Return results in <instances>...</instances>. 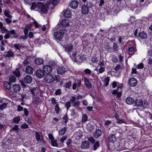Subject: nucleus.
Returning a JSON list of instances; mask_svg holds the SVG:
<instances>
[{
    "label": "nucleus",
    "mask_w": 152,
    "mask_h": 152,
    "mask_svg": "<svg viewBox=\"0 0 152 152\" xmlns=\"http://www.w3.org/2000/svg\"><path fill=\"white\" fill-rule=\"evenodd\" d=\"M14 47L16 49L20 50L21 46V45H19V44H15L14 45Z\"/></svg>",
    "instance_id": "obj_60"
},
{
    "label": "nucleus",
    "mask_w": 152,
    "mask_h": 152,
    "mask_svg": "<svg viewBox=\"0 0 152 152\" xmlns=\"http://www.w3.org/2000/svg\"><path fill=\"white\" fill-rule=\"evenodd\" d=\"M16 80V77L15 76L11 75L10 76L9 79V80L10 82L12 83L15 82Z\"/></svg>",
    "instance_id": "obj_35"
},
{
    "label": "nucleus",
    "mask_w": 152,
    "mask_h": 152,
    "mask_svg": "<svg viewBox=\"0 0 152 152\" xmlns=\"http://www.w3.org/2000/svg\"><path fill=\"white\" fill-rule=\"evenodd\" d=\"M40 4H38L36 2H33L32 3L31 6L30 7L31 10H34L35 11H38L39 8Z\"/></svg>",
    "instance_id": "obj_10"
},
{
    "label": "nucleus",
    "mask_w": 152,
    "mask_h": 152,
    "mask_svg": "<svg viewBox=\"0 0 152 152\" xmlns=\"http://www.w3.org/2000/svg\"><path fill=\"white\" fill-rule=\"evenodd\" d=\"M134 101V99L131 97H128L126 99V102L127 104H132Z\"/></svg>",
    "instance_id": "obj_19"
},
{
    "label": "nucleus",
    "mask_w": 152,
    "mask_h": 152,
    "mask_svg": "<svg viewBox=\"0 0 152 152\" xmlns=\"http://www.w3.org/2000/svg\"><path fill=\"white\" fill-rule=\"evenodd\" d=\"M93 4L91 2H87L86 4H84L81 7L82 13L83 15L88 13L89 10L92 8Z\"/></svg>",
    "instance_id": "obj_2"
},
{
    "label": "nucleus",
    "mask_w": 152,
    "mask_h": 152,
    "mask_svg": "<svg viewBox=\"0 0 152 152\" xmlns=\"http://www.w3.org/2000/svg\"><path fill=\"white\" fill-rule=\"evenodd\" d=\"M105 71V68L104 67H101L99 69V73H102Z\"/></svg>",
    "instance_id": "obj_64"
},
{
    "label": "nucleus",
    "mask_w": 152,
    "mask_h": 152,
    "mask_svg": "<svg viewBox=\"0 0 152 152\" xmlns=\"http://www.w3.org/2000/svg\"><path fill=\"white\" fill-rule=\"evenodd\" d=\"M48 9L49 7L48 6H47V5H42L40 4L38 11L40 12L41 13H43L45 14L47 13Z\"/></svg>",
    "instance_id": "obj_5"
},
{
    "label": "nucleus",
    "mask_w": 152,
    "mask_h": 152,
    "mask_svg": "<svg viewBox=\"0 0 152 152\" xmlns=\"http://www.w3.org/2000/svg\"><path fill=\"white\" fill-rule=\"evenodd\" d=\"M43 60L41 58H36L35 59L34 62L37 65H41L43 63Z\"/></svg>",
    "instance_id": "obj_23"
},
{
    "label": "nucleus",
    "mask_w": 152,
    "mask_h": 152,
    "mask_svg": "<svg viewBox=\"0 0 152 152\" xmlns=\"http://www.w3.org/2000/svg\"><path fill=\"white\" fill-rule=\"evenodd\" d=\"M93 144V148L92 149L93 150L95 151L100 147L99 142V141H96Z\"/></svg>",
    "instance_id": "obj_27"
},
{
    "label": "nucleus",
    "mask_w": 152,
    "mask_h": 152,
    "mask_svg": "<svg viewBox=\"0 0 152 152\" xmlns=\"http://www.w3.org/2000/svg\"><path fill=\"white\" fill-rule=\"evenodd\" d=\"M126 149L125 145L122 143L120 144L119 146L117 148V151H121L125 150Z\"/></svg>",
    "instance_id": "obj_22"
},
{
    "label": "nucleus",
    "mask_w": 152,
    "mask_h": 152,
    "mask_svg": "<svg viewBox=\"0 0 152 152\" xmlns=\"http://www.w3.org/2000/svg\"><path fill=\"white\" fill-rule=\"evenodd\" d=\"M122 92V90H113L112 94L114 95H117V97L120 98L121 96Z\"/></svg>",
    "instance_id": "obj_15"
},
{
    "label": "nucleus",
    "mask_w": 152,
    "mask_h": 152,
    "mask_svg": "<svg viewBox=\"0 0 152 152\" xmlns=\"http://www.w3.org/2000/svg\"><path fill=\"white\" fill-rule=\"evenodd\" d=\"M138 35L142 39H145L147 37V34L144 31H140L138 33Z\"/></svg>",
    "instance_id": "obj_16"
},
{
    "label": "nucleus",
    "mask_w": 152,
    "mask_h": 152,
    "mask_svg": "<svg viewBox=\"0 0 152 152\" xmlns=\"http://www.w3.org/2000/svg\"><path fill=\"white\" fill-rule=\"evenodd\" d=\"M51 143L52 146H53L58 147V144L57 141L54 140H51Z\"/></svg>",
    "instance_id": "obj_41"
},
{
    "label": "nucleus",
    "mask_w": 152,
    "mask_h": 152,
    "mask_svg": "<svg viewBox=\"0 0 152 152\" xmlns=\"http://www.w3.org/2000/svg\"><path fill=\"white\" fill-rule=\"evenodd\" d=\"M36 75L38 77L41 78L44 76L45 73L41 69H38L36 71Z\"/></svg>",
    "instance_id": "obj_11"
},
{
    "label": "nucleus",
    "mask_w": 152,
    "mask_h": 152,
    "mask_svg": "<svg viewBox=\"0 0 152 152\" xmlns=\"http://www.w3.org/2000/svg\"><path fill=\"white\" fill-rule=\"evenodd\" d=\"M23 112L26 116L27 117L29 114V112L28 109L25 108L23 110Z\"/></svg>",
    "instance_id": "obj_55"
},
{
    "label": "nucleus",
    "mask_w": 152,
    "mask_h": 152,
    "mask_svg": "<svg viewBox=\"0 0 152 152\" xmlns=\"http://www.w3.org/2000/svg\"><path fill=\"white\" fill-rule=\"evenodd\" d=\"M82 118V121L83 122H85L88 120V116L86 114H84L83 115Z\"/></svg>",
    "instance_id": "obj_40"
},
{
    "label": "nucleus",
    "mask_w": 152,
    "mask_h": 152,
    "mask_svg": "<svg viewBox=\"0 0 152 152\" xmlns=\"http://www.w3.org/2000/svg\"><path fill=\"white\" fill-rule=\"evenodd\" d=\"M35 137L37 141H39L41 139L40 135L39 132H35Z\"/></svg>",
    "instance_id": "obj_45"
},
{
    "label": "nucleus",
    "mask_w": 152,
    "mask_h": 152,
    "mask_svg": "<svg viewBox=\"0 0 152 152\" xmlns=\"http://www.w3.org/2000/svg\"><path fill=\"white\" fill-rule=\"evenodd\" d=\"M144 68L143 64L142 63H140L137 65V68L138 69H142Z\"/></svg>",
    "instance_id": "obj_52"
},
{
    "label": "nucleus",
    "mask_w": 152,
    "mask_h": 152,
    "mask_svg": "<svg viewBox=\"0 0 152 152\" xmlns=\"http://www.w3.org/2000/svg\"><path fill=\"white\" fill-rule=\"evenodd\" d=\"M63 36L64 34L62 32L58 31L55 32L53 34L54 38L56 40L62 39Z\"/></svg>",
    "instance_id": "obj_6"
},
{
    "label": "nucleus",
    "mask_w": 152,
    "mask_h": 152,
    "mask_svg": "<svg viewBox=\"0 0 152 152\" xmlns=\"http://www.w3.org/2000/svg\"><path fill=\"white\" fill-rule=\"evenodd\" d=\"M6 56L9 58L13 57L14 56V54L11 51H9L7 52Z\"/></svg>",
    "instance_id": "obj_34"
},
{
    "label": "nucleus",
    "mask_w": 152,
    "mask_h": 152,
    "mask_svg": "<svg viewBox=\"0 0 152 152\" xmlns=\"http://www.w3.org/2000/svg\"><path fill=\"white\" fill-rule=\"evenodd\" d=\"M66 128L65 127L63 128L59 131V134L60 135H62L64 134L66 131Z\"/></svg>",
    "instance_id": "obj_36"
},
{
    "label": "nucleus",
    "mask_w": 152,
    "mask_h": 152,
    "mask_svg": "<svg viewBox=\"0 0 152 152\" xmlns=\"http://www.w3.org/2000/svg\"><path fill=\"white\" fill-rule=\"evenodd\" d=\"M33 23L35 27L37 28H39L40 26H42L41 25H39L35 20L33 21Z\"/></svg>",
    "instance_id": "obj_54"
},
{
    "label": "nucleus",
    "mask_w": 152,
    "mask_h": 152,
    "mask_svg": "<svg viewBox=\"0 0 152 152\" xmlns=\"http://www.w3.org/2000/svg\"><path fill=\"white\" fill-rule=\"evenodd\" d=\"M23 110V107L20 105L18 106L17 110L18 112H20L22 111Z\"/></svg>",
    "instance_id": "obj_58"
},
{
    "label": "nucleus",
    "mask_w": 152,
    "mask_h": 152,
    "mask_svg": "<svg viewBox=\"0 0 152 152\" xmlns=\"http://www.w3.org/2000/svg\"><path fill=\"white\" fill-rule=\"evenodd\" d=\"M32 98L33 99L32 103L33 104H37L38 103L42 102L40 99L38 98L33 97Z\"/></svg>",
    "instance_id": "obj_21"
},
{
    "label": "nucleus",
    "mask_w": 152,
    "mask_h": 152,
    "mask_svg": "<svg viewBox=\"0 0 152 152\" xmlns=\"http://www.w3.org/2000/svg\"><path fill=\"white\" fill-rule=\"evenodd\" d=\"M13 74L17 77H20L21 75L19 69H16L13 72Z\"/></svg>",
    "instance_id": "obj_30"
},
{
    "label": "nucleus",
    "mask_w": 152,
    "mask_h": 152,
    "mask_svg": "<svg viewBox=\"0 0 152 152\" xmlns=\"http://www.w3.org/2000/svg\"><path fill=\"white\" fill-rule=\"evenodd\" d=\"M110 78L109 77H107L104 79V86L106 87L109 84L110 81Z\"/></svg>",
    "instance_id": "obj_39"
},
{
    "label": "nucleus",
    "mask_w": 152,
    "mask_h": 152,
    "mask_svg": "<svg viewBox=\"0 0 152 152\" xmlns=\"http://www.w3.org/2000/svg\"><path fill=\"white\" fill-rule=\"evenodd\" d=\"M84 72L86 75H90L91 74V71L88 69H86L84 70Z\"/></svg>",
    "instance_id": "obj_48"
},
{
    "label": "nucleus",
    "mask_w": 152,
    "mask_h": 152,
    "mask_svg": "<svg viewBox=\"0 0 152 152\" xmlns=\"http://www.w3.org/2000/svg\"><path fill=\"white\" fill-rule=\"evenodd\" d=\"M72 15V13L67 9V18H69Z\"/></svg>",
    "instance_id": "obj_62"
},
{
    "label": "nucleus",
    "mask_w": 152,
    "mask_h": 152,
    "mask_svg": "<svg viewBox=\"0 0 152 152\" xmlns=\"http://www.w3.org/2000/svg\"><path fill=\"white\" fill-rule=\"evenodd\" d=\"M89 43V41L87 40H83L82 42V44L83 48H86Z\"/></svg>",
    "instance_id": "obj_32"
},
{
    "label": "nucleus",
    "mask_w": 152,
    "mask_h": 152,
    "mask_svg": "<svg viewBox=\"0 0 152 152\" xmlns=\"http://www.w3.org/2000/svg\"><path fill=\"white\" fill-rule=\"evenodd\" d=\"M89 143L88 141H85L83 142L81 148L85 149H87L89 148Z\"/></svg>",
    "instance_id": "obj_24"
},
{
    "label": "nucleus",
    "mask_w": 152,
    "mask_h": 152,
    "mask_svg": "<svg viewBox=\"0 0 152 152\" xmlns=\"http://www.w3.org/2000/svg\"><path fill=\"white\" fill-rule=\"evenodd\" d=\"M136 106L137 107H140L143 105L142 101L140 99H137L134 101Z\"/></svg>",
    "instance_id": "obj_26"
},
{
    "label": "nucleus",
    "mask_w": 152,
    "mask_h": 152,
    "mask_svg": "<svg viewBox=\"0 0 152 152\" xmlns=\"http://www.w3.org/2000/svg\"><path fill=\"white\" fill-rule=\"evenodd\" d=\"M28 127V126L26 123H24L21 126V128L23 129H26Z\"/></svg>",
    "instance_id": "obj_53"
},
{
    "label": "nucleus",
    "mask_w": 152,
    "mask_h": 152,
    "mask_svg": "<svg viewBox=\"0 0 152 152\" xmlns=\"http://www.w3.org/2000/svg\"><path fill=\"white\" fill-rule=\"evenodd\" d=\"M18 125H15L12 129H10V131H11L12 130L18 131Z\"/></svg>",
    "instance_id": "obj_63"
},
{
    "label": "nucleus",
    "mask_w": 152,
    "mask_h": 152,
    "mask_svg": "<svg viewBox=\"0 0 152 152\" xmlns=\"http://www.w3.org/2000/svg\"><path fill=\"white\" fill-rule=\"evenodd\" d=\"M52 67L48 65H45L43 67V70L46 73H51L52 71Z\"/></svg>",
    "instance_id": "obj_8"
},
{
    "label": "nucleus",
    "mask_w": 152,
    "mask_h": 152,
    "mask_svg": "<svg viewBox=\"0 0 152 152\" xmlns=\"http://www.w3.org/2000/svg\"><path fill=\"white\" fill-rule=\"evenodd\" d=\"M76 81H75V83L72 85V88L73 90H75L76 89L77 87V83L75 82Z\"/></svg>",
    "instance_id": "obj_61"
},
{
    "label": "nucleus",
    "mask_w": 152,
    "mask_h": 152,
    "mask_svg": "<svg viewBox=\"0 0 152 152\" xmlns=\"http://www.w3.org/2000/svg\"><path fill=\"white\" fill-rule=\"evenodd\" d=\"M66 20L65 19H63L62 22L61 23V25L63 28H64L62 29L63 31H65L66 30L65 28L66 26Z\"/></svg>",
    "instance_id": "obj_29"
},
{
    "label": "nucleus",
    "mask_w": 152,
    "mask_h": 152,
    "mask_svg": "<svg viewBox=\"0 0 152 152\" xmlns=\"http://www.w3.org/2000/svg\"><path fill=\"white\" fill-rule=\"evenodd\" d=\"M118 47L117 45V44L114 43L113 44L112 49L115 52L118 50Z\"/></svg>",
    "instance_id": "obj_43"
},
{
    "label": "nucleus",
    "mask_w": 152,
    "mask_h": 152,
    "mask_svg": "<svg viewBox=\"0 0 152 152\" xmlns=\"http://www.w3.org/2000/svg\"><path fill=\"white\" fill-rule=\"evenodd\" d=\"M59 105L57 104H56L55 105V111L56 113H59Z\"/></svg>",
    "instance_id": "obj_49"
},
{
    "label": "nucleus",
    "mask_w": 152,
    "mask_h": 152,
    "mask_svg": "<svg viewBox=\"0 0 152 152\" xmlns=\"http://www.w3.org/2000/svg\"><path fill=\"white\" fill-rule=\"evenodd\" d=\"M44 79L47 83H51L54 82L55 78L53 75L48 74L45 75Z\"/></svg>",
    "instance_id": "obj_4"
},
{
    "label": "nucleus",
    "mask_w": 152,
    "mask_h": 152,
    "mask_svg": "<svg viewBox=\"0 0 152 152\" xmlns=\"http://www.w3.org/2000/svg\"><path fill=\"white\" fill-rule=\"evenodd\" d=\"M34 69L33 68L30 66H26V72L27 74H31L33 73Z\"/></svg>",
    "instance_id": "obj_17"
},
{
    "label": "nucleus",
    "mask_w": 152,
    "mask_h": 152,
    "mask_svg": "<svg viewBox=\"0 0 152 152\" xmlns=\"http://www.w3.org/2000/svg\"><path fill=\"white\" fill-rule=\"evenodd\" d=\"M118 82L115 81H113L112 83V86L113 88H116L117 86Z\"/></svg>",
    "instance_id": "obj_59"
},
{
    "label": "nucleus",
    "mask_w": 152,
    "mask_h": 152,
    "mask_svg": "<svg viewBox=\"0 0 152 152\" xmlns=\"http://www.w3.org/2000/svg\"><path fill=\"white\" fill-rule=\"evenodd\" d=\"M137 79L134 77H131L129 79L128 83L131 87H135L137 85Z\"/></svg>",
    "instance_id": "obj_7"
},
{
    "label": "nucleus",
    "mask_w": 152,
    "mask_h": 152,
    "mask_svg": "<svg viewBox=\"0 0 152 152\" xmlns=\"http://www.w3.org/2000/svg\"><path fill=\"white\" fill-rule=\"evenodd\" d=\"M32 81V77L29 75H27L24 78V82L27 84H29L31 83Z\"/></svg>",
    "instance_id": "obj_18"
},
{
    "label": "nucleus",
    "mask_w": 152,
    "mask_h": 152,
    "mask_svg": "<svg viewBox=\"0 0 152 152\" xmlns=\"http://www.w3.org/2000/svg\"><path fill=\"white\" fill-rule=\"evenodd\" d=\"M65 72V69L63 66L59 67L57 69V72L60 74H63Z\"/></svg>",
    "instance_id": "obj_25"
},
{
    "label": "nucleus",
    "mask_w": 152,
    "mask_h": 152,
    "mask_svg": "<svg viewBox=\"0 0 152 152\" xmlns=\"http://www.w3.org/2000/svg\"><path fill=\"white\" fill-rule=\"evenodd\" d=\"M10 12L9 10H6L4 11V15L8 17L9 18H12V16L10 14Z\"/></svg>",
    "instance_id": "obj_31"
},
{
    "label": "nucleus",
    "mask_w": 152,
    "mask_h": 152,
    "mask_svg": "<svg viewBox=\"0 0 152 152\" xmlns=\"http://www.w3.org/2000/svg\"><path fill=\"white\" fill-rule=\"evenodd\" d=\"M11 85V83L6 81L4 82V86L5 88L8 90H10L12 89Z\"/></svg>",
    "instance_id": "obj_20"
},
{
    "label": "nucleus",
    "mask_w": 152,
    "mask_h": 152,
    "mask_svg": "<svg viewBox=\"0 0 152 152\" xmlns=\"http://www.w3.org/2000/svg\"><path fill=\"white\" fill-rule=\"evenodd\" d=\"M84 81L85 84L86 88L88 89H90L92 88V85L88 79L86 77H84Z\"/></svg>",
    "instance_id": "obj_13"
},
{
    "label": "nucleus",
    "mask_w": 152,
    "mask_h": 152,
    "mask_svg": "<svg viewBox=\"0 0 152 152\" xmlns=\"http://www.w3.org/2000/svg\"><path fill=\"white\" fill-rule=\"evenodd\" d=\"M1 31L2 34H6L4 36V38L5 39H8L10 37V35L12 34L14 35L13 37L17 38L18 37V36L15 30L12 29L10 31L7 30L5 27H4L1 29Z\"/></svg>",
    "instance_id": "obj_1"
},
{
    "label": "nucleus",
    "mask_w": 152,
    "mask_h": 152,
    "mask_svg": "<svg viewBox=\"0 0 152 152\" xmlns=\"http://www.w3.org/2000/svg\"><path fill=\"white\" fill-rule=\"evenodd\" d=\"M80 101H77L74 102L73 106L74 107H78L80 105Z\"/></svg>",
    "instance_id": "obj_56"
},
{
    "label": "nucleus",
    "mask_w": 152,
    "mask_h": 152,
    "mask_svg": "<svg viewBox=\"0 0 152 152\" xmlns=\"http://www.w3.org/2000/svg\"><path fill=\"white\" fill-rule=\"evenodd\" d=\"M123 87V83L118 84L117 89H116L118 90H122V88Z\"/></svg>",
    "instance_id": "obj_47"
},
{
    "label": "nucleus",
    "mask_w": 152,
    "mask_h": 152,
    "mask_svg": "<svg viewBox=\"0 0 152 152\" xmlns=\"http://www.w3.org/2000/svg\"><path fill=\"white\" fill-rule=\"evenodd\" d=\"M106 49L109 52H112V47L109 45H106Z\"/></svg>",
    "instance_id": "obj_50"
},
{
    "label": "nucleus",
    "mask_w": 152,
    "mask_h": 152,
    "mask_svg": "<svg viewBox=\"0 0 152 152\" xmlns=\"http://www.w3.org/2000/svg\"><path fill=\"white\" fill-rule=\"evenodd\" d=\"M60 17L61 18L64 17L66 18V10L64 9L61 13Z\"/></svg>",
    "instance_id": "obj_37"
},
{
    "label": "nucleus",
    "mask_w": 152,
    "mask_h": 152,
    "mask_svg": "<svg viewBox=\"0 0 152 152\" xmlns=\"http://www.w3.org/2000/svg\"><path fill=\"white\" fill-rule=\"evenodd\" d=\"M108 140L111 143H114L116 141V136L115 134H112L109 135Z\"/></svg>",
    "instance_id": "obj_14"
},
{
    "label": "nucleus",
    "mask_w": 152,
    "mask_h": 152,
    "mask_svg": "<svg viewBox=\"0 0 152 152\" xmlns=\"http://www.w3.org/2000/svg\"><path fill=\"white\" fill-rule=\"evenodd\" d=\"M102 133V132L101 130L98 129H96L95 132L94 136L96 138H98L99 137Z\"/></svg>",
    "instance_id": "obj_28"
},
{
    "label": "nucleus",
    "mask_w": 152,
    "mask_h": 152,
    "mask_svg": "<svg viewBox=\"0 0 152 152\" xmlns=\"http://www.w3.org/2000/svg\"><path fill=\"white\" fill-rule=\"evenodd\" d=\"M88 142H89L91 144H93V143H94L95 142V140L92 137H90L89 138H88Z\"/></svg>",
    "instance_id": "obj_42"
},
{
    "label": "nucleus",
    "mask_w": 152,
    "mask_h": 152,
    "mask_svg": "<svg viewBox=\"0 0 152 152\" xmlns=\"http://www.w3.org/2000/svg\"><path fill=\"white\" fill-rule=\"evenodd\" d=\"M112 62L114 63H116L118 62V59L116 56H114L112 57Z\"/></svg>",
    "instance_id": "obj_51"
},
{
    "label": "nucleus",
    "mask_w": 152,
    "mask_h": 152,
    "mask_svg": "<svg viewBox=\"0 0 152 152\" xmlns=\"http://www.w3.org/2000/svg\"><path fill=\"white\" fill-rule=\"evenodd\" d=\"M78 1L76 0H73L71 1L69 4L70 7L73 9L77 8L78 5Z\"/></svg>",
    "instance_id": "obj_9"
},
{
    "label": "nucleus",
    "mask_w": 152,
    "mask_h": 152,
    "mask_svg": "<svg viewBox=\"0 0 152 152\" xmlns=\"http://www.w3.org/2000/svg\"><path fill=\"white\" fill-rule=\"evenodd\" d=\"M91 61L93 63H96L98 61V60L96 57H93L91 58Z\"/></svg>",
    "instance_id": "obj_46"
},
{
    "label": "nucleus",
    "mask_w": 152,
    "mask_h": 152,
    "mask_svg": "<svg viewBox=\"0 0 152 152\" xmlns=\"http://www.w3.org/2000/svg\"><path fill=\"white\" fill-rule=\"evenodd\" d=\"M51 103L52 104L54 105L56 104L57 102L56 101V99L54 98H52L50 99Z\"/></svg>",
    "instance_id": "obj_57"
},
{
    "label": "nucleus",
    "mask_w": 152,
    "mask_h": 152,
    "mask_svg": "<svg viewBox=\"0 0 152 152\" xmlns=\"http://www.w3.org/2000/svg\"><path fill=\"white\" fill-rule=\"evenodd\" d=\"M7 103H4L3 104L0 105V109L1 110H3L7 107Z\"/></svg>",
    "instance_id": "obj_44"
},
{
    "label": "nucleus",
    "mask_w": 152,
    "mask_h": 152,
    "mask_svg": "<svg viewBox=\"0 0 152 152\" xmlns=\"http://www.w3.org/2000/svg\"><path fill=\"white\" fill-rule=\"evenodd\" d=\"M73 46L72 44L67 45V52L69 55L70 58L72 59H74L75 61L77 60L76 56L77 51H73Z\"/></svg>",
    "instance_id": "obj_3"
},
{
    "label": "nucleus",
    "mask_w": 152,
    "mask_h": 152,
    "mask_svg": "<svg viewBox=\"0 0 152 152\" xmlns=\"http://www.w3.org/2000/svg\"><path fill=\"white\" fill-rule=\"evenodd\" d=\"M12 88L14 92H18L20 90L21 88L19 85L15 84L12 86Z\"/></svg>",
    "instance_id": "obj_12"
},
{
    "label": "nucleus",
    "mask_w": 152,
    "mask_h": 152,
    "mask_svg": "<svg viewBox=\"0 0 152 152\" xmlns=\"http://www.w3.org/2000/svg\"><path fill=\"white\" fill-rule=\"evenodd\" d=\"M37 91V88L34 87L31 88L29 90V91L32 94V97H34L35 96V93Z\"/></svg>",
    "instance_id": "obj_33"
},
{
    "label": "nucleus",
    "mask_w": 152,
    "mask_h": 152,
    "mask_svg": "<svg viewBox=\"0 0 152 152\" xmlns=\"http://www.w3.org/2000/svg\"><path fill=\"white\" fill-rule=\"evenodd\" d=\"M20 121V117L18 116L15 117L13 119V121L14 123L18 124Z\"/></svg>",
    "instance_id": "obj_38"
}]
</instances>
